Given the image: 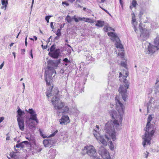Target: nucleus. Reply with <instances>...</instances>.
<instances>
[{
    "mask_svg": "<svg viewBox=\"0 0 159 159\" xmlns=\"http://www.w3.org/2000/svg\"><path fill=\"white\" fill-rule=\"evenodd\" d=\"M119 99L118 96H116L115 98L116 109L119 114L118 115L116 111L114 110H112L109 111L110 115L113 120L111 121L112 123V126L114 129L117 130H120L121 129L122 117L124 112L123 105Z\"/></svg>",
    "mask_w": 159,
    "mask_h": 159,
    "instance_id": "f257e3e1",
    "label": "nucleus"
},
{
    "mask_svg": "<svg viewBox=\"0 0 159 159\" xmlns=\"http://www.w3.org/2000/svg\"><path fill=\"white\" fill-rule=\"evenodd\" d=\"M152 119V115H149L148 116L147 125L145 128L144 129L145 133L144 135L142 136V138L143 139V144L145 147L146 143L150 144V140L151 137L153 135L155 132L154 126L153 125L150 124L151 121Z\"/></svg>",
    "mask_w": 159,
    "mask_h": 159,
    "instance_id": "f03ea898",
    "label": "nucleus"
},
{
    "mask_svg": "<svg viewBox=\"0 0 159 159\" xmlns=\"http://www.w3.org/2000/svg\"><path fill=\"white\" fill-rule=\"evenodd\" d=\"M121 65L125 69L123 72V73L125 74V75H124L123 77V82L125 84V85H120L119 89L118 91L121 95L123 100L125 102L127 97V89L129 88V83L126 79V78L128 76L129 72L128 71L127 65L126 61H121Z\"/></svg>",
    "mask_w": 159,
    "mask_h": 159,
    "instance_id": "7ed1b4c3",
    "label": "nucleus"
},
{
    "mask_svg": "<svg viewBox=\"0 0 159 159\" xmlns=\"http://www.w3.org/2000/svg\"><path fill=\"white\" fill-rule=\"evenodd\" d=\"M48 70L45 72V79L47 84L48 85H50V82L52 81V78H54L56 73V70L54 68V66L56 65L54 62L52 60L48 61Z\"/></svg>",
    "mask_w": 159,
    "mask_h": 159,
    "instance_id": "20e7f679",
    "label": "nucleus"
},
{
    "mask_svg": "<svg viewBox=\"0 0 159 159\" xmlns=\"http://www.w3.org/2000/svg\"><path fill=\"white\" fill-rule=\"evenodd\" d=\"M52 103L54 107L56 109L59 110L60 113H62V115L68 113L69 112V108L67 106L63 107L64 106V103L59 98L56 97L55 99L53 98L52 100Z\"/></svg>",
    "mask_w": 159,
    "mask_h": 159,
    "instance_id": "39448f33",
    "label": "nucleus"
},
{
    "mask_svg": "<svg viewBox=\"0 0 159 159\" xmlns=\"http://www.w3.org/2000/svg\"><path fill=\"white\" fill-rule=\"evenodd\" d=\"M112 126V123L110 121L108 122L105 125L104 129L107 134H105V137L108 141H109L111 138L113 141L116 140V133L114 128Z\"/></svg>",
    "mask_w": 159,
    "mask_h": 159,
    "instance_id": "423d86ee",
    "label": "nucleus"
},
{
    "mask_svg": "<svg viewBox=\"0 0 159 159\" xmlns=\"http://www.w3.org/2000/svg\"><path fill=\"white\" fill-rule=\"evenodd\" d=\"M139 29L140 32V37L141 40L144 41L149 37V31L145 28H143L141 26V23L139 25Z\"/></svg>",
    "mask_w": 159,
    "mask_h": 159,
    "instance_id": "0eeeda50",
    "label": "nucleus"
},
{
    "mask_svg": "<svg viewBox=\"0 0 159 159\" xmlns=\"http://www.w3.org/2000/svg\"><path fill=\"white\" fill-rule=\"evenodd\" d=\"M84 152L86 153L90 157L97 154L96 150L94 147L92 145L86 146L83 150Z\"/></svg>",
    "mask_w": 159,
    "mask_h": 159,
    "instance_id": "6e6552de",
    "label": "nucleus"
},
{
    "mask_svg": "<svg viewBox=\"0 0 159 159\" xmlns=\"http://www.w3.org/2000/svg\"><path fill=\"white\" fill-rule=\"evenodd\" d=\"M98 152L103 159H111L109 153L102 146L100 147Z\"/></svg>",
    "mask_w": 159,
    "mask_h": 159,
    "instance_id": "1a4fd4ad",
    "label": "nucleus"
},
{
    "mask_svg": "<svg viewBox=\"0 0 159 159\" xmlns=\"http://www.w3.org/2000/svg\"><path fill=\"white\" fill-rule=\"evenodd\" d=\"M59 92V91L57 89H54V90L52 91H51V89H49L47 90L46 93L48 98H49L51 96H54V97H52V100L53 98H54L55 99L56 96L58 98H59L58 96Z\"/></svg>",
    "mask_w": 159,
    "mask_h": 159,
    "instance_id": "9d476101",
    "label": "nucleus"
},
{
    "mask_svg": "<svg viewBox=\"0 0 159 159\" xmlns=\"http://www.w3.org/2000/svg\"><path fill=\"white\" fill-rule=\"evenodd\" d=\"M26 111L30 115V117L29 119V122H30L31 120H33L35 121L37 123H38L39 120L37 118V115L35 112L32 109H29V111Z\"/></svg>",
    "mask_w": 159,
    "mask_h": 159,
    "instance_id": "9b49d317",
    "label": "nucleus"
},
{
    "mask_svg": "<svg viewBox=\"0 0 159 159\" xmlns=\"http://www.w3.org/2000/svg\"><path fill=\"white\" fill-rule=\"evenodd\" d=\"M59 49H57L52 52H49L48 55L49 56L54 59L57 58L60 54Z\"/></svg>",
    "mask_w": 159,
    "mask_h": 159,
    "instance_id": "f8f14e48",
    "label": "nucleus"
},
{
    "mask_svg": "<svg viewBox=\"0 0 159 159\" xmlns=\"http://www.w3.org/2000/svg\"><path fill=\"white\" fill-rule=\"evenodd\" d=\"M59 122L60 124L63 125H67L70 122V120L68 116L63 115Z\"/></svg>",
    "mask_w": 159,
    "mask_h": 159,
    "instance_id": "ddd939ff",
    "label": "nucleus"
},
{
    "mask_svg": "<svg viewBox=\"0 0 159 159\" xmlns=\"http://www.w3.org/2000/svg\"><path fill=\"white\" fill-rule=\"evenodd\" d=\"M159 49V47L157 46H154L149 43V45L148 46V53L149 54H153L155 51Z\"/></svg>",
    "mask_w": 159,
    "mask_h": 159,
    "instance_id": "4468645a",
    "label": "nucleus"
},
{
    "mask_svg": "<svg viewBox=\"0 0 159 159\" xmlns=\"http://www.w3.org/2000/svg\"><path fill=\"white\" fill-rule=\"evenodd\" d=\"M17 120L20 129L21 130L23 131L24 129V122L23 118L17 117Z\"/></svg>",
    "mask_w": 159,
    "mask_h": 159,
    "instance_id": "2eb2a0df",
    "label": "nucleus"
},
{
    "mask_svg": "<svg viewBox=\"0 0 159 159\" xmlns=\"http://www.w3.org/2000/svg\"><path fill=\"white\" fill-rule=\"evenodd\" d=\"M104 137H105V136H103L100 135L97 138V140L98 142H100L102 143L104 146H106L107 145V142L105 139ZM105 138L107 139L106 138Z\"/></svg>",
    "mask_w": 159,
    "mask_h": 159,
    "instance_id": "dca6fc26",
    "label": "nucleus"
},
{
    "mask_svg": "<svg viewBox=\"0 0 159 159\" xmlns=\"http://www.w3.org/2000/svg\"><path fill=\"white\" fill-rule=\"evenodd\" d=\"M116 42L115 44L117 48H119L122 49L123 48L122 44L120 43V40L119 38H117L116 40L115 41Z\"/></svg>",
    "mask_w": 159,
    "mask_h": 159,
    "instance_id": "f3484780",
    "label": "nucleus"
},
{
    "mask_svg": "<svg viewBox=\"0 0 159 159\" xmlns=\"http://www.w3.org/2000/svg\"><path fill=\"white\" fill-rule=\"evenodd\" d=\"M132 24L134 30L135 32L137 33L138 32V30L136 28L137 25V22L136 21V19L135 18H133L132 20Z\"/></svg>",
    "mask_w": 159,
    "mask_h": 159,
    "instance_id": "a211bd4d",
    "label": "nucleus"
},
{
    "mask_svg": "<svg viewBox=\"0 0 159 159\" xmlns=\"http://www.w3.org/2000/svg\"><path fill=\"white\" fill-rule=\"evenodd\" d=\"M63 64L64 65L67 66L68 65H70V64L71 62L70 61L68 60V59L67 58H64L63 60Z\"/></svg>",
    "mask_w": 159,
    "mask_h": 159,
    "instance_id": "6ab92c4d",
    "label": "nucleus"
},
{
    "mask_svg": "<svg viewBox=\"0 0 159 159\" xmlns=\"http://www.w3.org/2000/svg\"><path fill=\"white\" fill-rule=\"evenodd\" d=\"M108 34L109 36H111L112 37L113 39V40L115 41L116 40L117 38H119L117 36L116 34L113 32H110L108 33Z\"/></svg>",
    "mask_w": 159,
    "mask_h": 159,
    "instance_id": "aec40b11",
    "label": "nucleus"
},
{
    "mask_svg": "<svg viewBox=\"0 0 159 159\" xmlns=\"http://www.w3.org/2000/svg\"><path fill=\"white\" fill-rule=\"evenodd\" d=\"M51 141L49 140L45 139L43 141V143L45 147H49L50 145Z\"/></svg>",
    "mask_w": 159,
    "mask_h": 159,
    "instance_id": "412c9836",
    "label": "nucleus"
},
{
    "mask_svg": "<svg viewBox=\"0 0 159 159\" xmlns=\"http://www.w3.org/2000/svg\"><path fill=\"white\" fill-rule=\"evenodd\" d=\"M1 2L2 6L1 7V8L4 9L5 10L7 8L8 4H7L6 1L5 0H1Z\"/></svg>",
    "mask_w": 159,
    "mask_h": 159,
    "instance_id": "4be33fe9",
    "label": "nucleus"
},
{
    "mask_svg": "<svg viewBox=\"0 0 159 159\" xmlns=\"http://www.w3.org/2000/svg\"><path fill=\"white\" fill-rule=\"evenodd\" d=\"M17 112L18 115L19 116L18 117L22 118L21 117V116H23L25 114L24 112L23 111H22L21 110L20 108L18 109L17 111Z\"/></svg>",
    "mask_w": 159,
    "mask_h": 159,
    "instance_id": "5701e85b",
    "label": "nucleus"
},
{
    "mask_svg": "<svg viewBox=\"0 0 159 159\" xmlns=\"http://www.w3.org/2000/svg\"><path fill=\"white\" fill-rule=\"evenodd\" d=\"M104 25V21H101L100 20L97 21V23L95 24L96 26L102 27Z\"/></svg>",
    "mask_w": 159,
    "mask_h": 159,
    "instance_id": "b1692460",
    "label": "nucleus"
},
{
    "mask_svg": "<svg viewBox=\"0 0 159 159\" xmlns=\"http://www.w3.org/2000/svg\"><path fill=\"white\" fill-rule=\"evenodd\" d=\"M152 100L151 99L149 101L147 105H146L147 107L148 112L150 109H151V107L152 106V103L151 102Z\"/></svg>",
    "mask_w": 159,
    "mask_h": 159,
    "instance_id": "393cba45",
    "label": "nucleus"
},
{
    "mask_svg": "<svg viewBox=\"0 0 159 159\" xmlns=\"http://www.w3.org/2000/svg\"><path fill=\"white\" fill-rule=\"evenodd\" d=\"M154 43L155 45L159 47V36H158L155 39Z\"/></svg>",
    "mask_w": 159,
    "mask_h": 159,
    "instance_id": "a878e982",
    "label": "nucleus"
},
{
    "mask_svg": "<svg viewBox=\"0 0 159 159\" xmlns=\"http://www.w3.org/2000/svg\"><path fill=\"white\" fill-rule=\"evenodd\" d=\"M24 147V144L22 142L16 144V147L17 148H23Z\"/></svg>",
    "mask_w": 159,
    "mask_h": 159,
    "instance_id": "bb28decb",
    "label": "nucleus"
},
{
    "mask_svg": "<svg viewBox=\"0 0 159 159\" xmlns=\"http://www.w3.org/2000/svg\"><path fill=\"white\" fill-rule=\"evenodd\" d=\"M55 46L54 44L52 45L49 49H48V51H50L49 52H52L54 51L55 50Z\"/></svg>",
    "mask_w": 159,
    "mask_h": 159,
    "instance_id": "cd10ccee",
    "label": "nucleus"
},
{
    "mask_svg": "<svg viewBox=\"0 0 159 159\" xmlns=\"http://www.w3.org/2000/svg\"><path fill=\"white\" fill-rule=\"evenodd\" d=\"M93 134L95 136V137L96 138V139H97V138L98 137L100 136L99 134L95 130H94V131H93Z\"/></svg>",
    "mask_w": 159,
    "mask_h": 159,
    "instance_id": "c85d7f7f",
    "label": "nucleus"
},
{
    "mask_svg": "<svg viewBox=\"0 0 159 159\" xmlns=\"http://www.w3.org/2000/svg\"><path fill=\"white\" fill-rule=\"evenodd\" d=\"M66 20L69 23H70L71 22V17L69 15H67L66 17Z\"/></svg>",
    "mask_w": 159,
    "mask_h": 159,
    "instance_id": "c756f323",
    "label": "nucleus"
},
{
    "mask_svg": "<svg viewBox=\"0 0 159 159\" xmlns=\"http://www.w3.org/2000/svg\"><path fill=\"white\" fill-rule=\"evenodd\" d=\"M57 132L58 130L56 129H55V130L53 131L52 134H51L50 136V137H53L54 136Z\"/></svg>",
    "mask_w": 159,
    "mask_h": 159,
    "instance_id": "7c9ffc66",
    "label": "nucleus"
},
{
    "mask_svg": "<svg viewBox=\"0 0 159 159\" xmlns=\"http://www.w3.org/2000/svg\"><path fill=\"white\" fill-rule=\"evenodd\" d=\"M144 10L143 9H141L140 11L139 14V16L140 18H141L142 16L144 14Z\"/></svg>",
    "mask_w": 159,
    "mask_h": 159,
    "instance_id": "2f4dec72",
    "label": "nucleus"
},
{
    "mask_svg": "<svg viewBox=\"0 0 159 159\" xmlns=\"http://www.w3.org/2000/svg\"><path fill=\"white\" fill-rule=\"evenodd\" d=\"M131 4L134 7H136L137 4V2L136 0H133Z\"/></svg>",
    "mask_w": 159,
    "mask_h": 159,
    "instance_id": "473e14b6",
    "label": "nucleus"
},
{
    "mask_svg": "<svg viewBox=\"0 0 159 159\" xmlns=\"http://www.w3.org/2000/svg\"><path fill=\"white\" fill-rule=\"evenodd\" d=\"M159 92V85L157 86L155 89V93L156 94H157V93Z\"/></svg>",
    "mask_w": 159,
    "mask_h": 159,
    "instance_id": "72a5a7b5",
    "label": "nucleus"
},
{
    "mask_svg": "<svg viewBox=\"0 0 159 159\" xmlns=\"http://www.w3.org/2000/svg\"><path fill=\"white\" fill-rule=\"evenodd\" d=\"M96 154H94L90 157L91 159H101L100 158H98L96 156Z\"/></svg>",
    "mask_w": 159,
    "mask_h": 159,
    "instance_id": "f704fd0d",
    "label": "nucleus"
},
{
    "mask_svg": "<svg viewBox=\"0 0 159 159\" xmlns=\"http://www.w3.org/2000/svg\"><path fill=\"white\" fill-rule=\"evenodd\" d=\"M56 34L58 36H60L61 35V29H59L57 30L56 32Z\"/></svg>",
    "mask_w": 159,
    "mask_h": 159,
    "instance_id": "c9c22d12",
    "label": "nucleus"
},
{
    "mask_svg": "<svg viewBox=\"0 0 159 159\" xmlns=\"http://www.w3.org/2000/svg\"><path fill=\"white\" fill-rule=\"evenodd\" d=\"M85 21L86 22L90 23L93 22V21L92 20L89 18H86V20H85Z\"/></svg>",
    "mask_w": 159,
    "mask_h": 159,
    "instance_id": "e433bc0d",
    "label": "nucleus"
},
{
    "mask_svg": "<svg viewBox=\"0 0 159 159\" xmlns=\"http://www.w3.org/2000/svg\"><path fill=\"white\" fill-rule=\"evenodd\" d=\"M52 16H48L45 17V20H46L47 23H48L49 22V20L50 17Z\"/></svg>",
    "mask_w": 159,
    "mask_h": 159,
    "instance_id": "4c0bfd02",
    "label": "nucleus"
},
{
    "mask_svg": "<svg viewBox=\"0 0 159 159\" xmlns=\"http://www.w3.org/2000/svg\"><path fill=\"white\" fill-rule=\"evenodd\" d=\"M149 153L147 152L146 151L145 152H144L143 153L144 156L146 158H147L148 156V155L149 154Z\"/></svg>",
    "mask_w": 159,
    "mask_h": 159,
    "instance_id": "58836bf2",
    "label": "nucleus"
},
{
    "mask_svg": "<svg viewBox=\"0 0 159 159\" xmlns=\"http://www.w3.org/2000/svg\"><path fill=\"white\" fill-rule=\"evenodd\" d=\"M103 30L105 32H106L108 31V27L107 26H105L104 27Z\"/></svg>",
    "mask_w": 159,
    "mask_h": 159,
    "instance_id": "ea45409f",
    "label": "nucleus"
},
{
    "mask_svg": "<svg viewBox=\"0 0 159 159\" xmlns=\"http://www.w3.org/2000/svg\"><path fill=\"white\" fill-rule=\"evenodd\" d=\"M62 5L63 6L65 5L66 6H68L69 5V4L68 3L66 2H62Z\"/></svg>",
    "mask_w": 159,
    "mask_h": 159,
    "instance_id": "a19ab883",
    "label": "nucleus"
},
{
    "mask_svg": "<svg viewBox=\"0 0 159 159\" xmlns=\"http://www.w3.org/2000/svg\"><path fill=\"white\" fill-rule=\"evenodd\" d=\"M86 19V18H84V17H82V18L79 17V20H83L84 21H85V20Z\"/></svg>",
    "mask_w": 159,
    "mask_h": 159,
    "instance_id": "79ce46f5",
    "label": "nucleus"
},
{
    "mask_svg": "<svg viewBox=\"0 0 159 159\" xmlns=\"http://www.w3.org/2000/svg\"><path fill=\"white\" fill-rule=\"evenodd\" d=\"M22 142L24 144H25L26 145H28L29 143L27 141H25Z\"/></svg>",
    "mask_w": 159,
    "mask_h": 159,
    "instance_id": "37998d69",
    "label": "nucleus"
},
{
    "mask_svg": "<svg viewBox=\"0 0 159 159\" xmlns=\"http://www.w3.org/2000/svg\"><path fill=\"white\" fill-rule=\"evenodd\" d=\"M53 22H51V23H50L51 27L53 30L54 29V26L53 25Z\"/></svg>",
    "mask_w": 159,
    "mask_h": 159,
    "instance_id": "c03bdc74",
    "label": "nucleus"
},
{
    "mask_svg": "<svg viewBox=\"0 0 159 159\" xmlns=\"http://www.w3.org/2000/svg\"><path fill=\"white\" fill-rule=\"evenodd\" d=\"M118 55L119 56L120 55L122 58L123 57L124 55V53L123 52L119 53Z\"/></svg>",
    "mask_w": 159,
    "mask_h": 159,
    "instance_id": "a18cd8bd",
    "label": "nucleus"
},
{
    "mask_svg": "<svg viewBox=\"0 0 159 159\" xmlns=\"http://www.w3.org/2000/svg\"><path fill=\"white\" fill-rule=\"evenodd\" d=\"M30 55L32 58H33V54H32V49H31V50L30 51Z\"/></svg>",
    "mask_w": 159,
    "mask_h": 159,
    "instance_id": "49530a36",
    "label": "nucleus"
},
{
    "mask_svg": "<svg viewBox=\"0 0 159 159\" xmlns=\"http://www.w3.org/2000/svg\"><path fill=\"white\" fill-rule=\"evenodd\" d=\"M41 47H42V48L43 49H46L47 48V45H46V46H43V44L42 45H41Z\"/></svg>",
    "mask_w": 159,
    "mask_h": 159,
    "instance_id": "de8ad7c7",
    "label": "nucleus"
},
{
    "mask_svg": "<svg viewBox=\"0 0 159 159\" xmlns=\"http://www.w3.org/2000/svg\"><path fill=\"white\" fill-rule=\"evenodd\" d=\"M64 70L63 69H61L60 71V72L61 74H62V73H64Z\"/></svg>",
    "mask_w": 159,
    "mask_h": 159,
    "instance_id": "09e8293b",
    "label": "nucleus"
},
{
    "mask_svg": "<svg viewBox=\"0 0 159 159\" xmlns=\"http://www.w3.org/2000/svg\"><path fill=\"white\" fill-rule=\"evenodd\" d=\"M4 119V118L3 117H0V123L2 122Z\"/></svg>",
    "mask_w": 159,
    "mask_h": 159,
    "instance_id": "8fccbe9b",
    "label": "nucleus"
},
{
    "mask_svg": "<svg viewBox=\"0 0 159 159\" xmlns=\"http://www.w3.org/2000/svg\"><path fill=\"white\" fill-rule=\"evenodd\" d=\"M27 36L25 38V44L26 46H27Z\"/></svg>",
    "mask_w": 159,
    "mask_h": 159,
    "instance_id": "3c124183",
    "label": "nucleus"
},
{
    "mask_svg": "<svg viewBox=\"0 0 159 159\" xmlns=\"http://www.w3.org/2000/svg\"><path fill=\"white\" fill-rule=\"evenodd\" d=\"M26 138L28 139L29 141H30L32 140V138L31 137H26Z\"/></svg>",
    "mask_w": 159,
    "mask_h": 159,
    "instance_id": "603ef678",
    "label": "nucleus"
},
{
    "mask_svg": "<svg viewBox=\"0 0 159 159\" xmlns=\"http://www.w3.org/2000/svg\"><path fill=\"white\" fill-rule=\"evenodd\" d=\"M21 54H24L25 52V50L24 49H21Z\"/></svg>",
    "mask_w": 159,
    "mask_h": 159,
    "instance_id": "864d4df0",
    "label": "nucleus"
},
{
    "mask_svg": "<svg viewBox=\"0 0 159 159\" xmlns=\"http://www.w3.org/2000/svg\"><path fill=\"white\" fill-rule=\"evenodd\" d=\"M4 66V62L1 64L0 65V69H1Z\"/></svg>",
    "mask_w": 159,
    "mask_h": 159,
    "instance_id": "5fc2aeb1",
    "label": "nucleus"
},
{
    "mask_svg": "<svg viewBox=\"0 0 159 159\" xmlns=\"http://www.w3.org/2000/svg\"><path fill=\"white\" fill-rule=\"evenodd\" d=\"M108 30L109 31L113 30V31H115L114 29L111 27H108Z\"/></svg>",
    "mask_w": 159,
    "mask_h": 159,
    "instance_id": "6e6d98bb",
    "label": "nucleus"
},
{
    "mask_svg": "<svg viewBox=\"0 0 159 159\" xmlns=\"http://www.w3.org/2000/svg\"><path fill=\"white\" fill-rule=\"evenodd\" d=\"M120 5H121L122 7L123 8V5L122 0H120Z\"/></svg>",
    "mask_w": 159,
    "mask_h": 159,
    "instance_id": "4d7b16f0",
    "label": "nucleus"
},
{
    "mask_svg": "<svg viewBox=\"0 0 159 159\" xmlns=\"http://www.w3.org/2000/svg\"><path fill=\"white\" fill-rule=\"evenodd\" d=\"M74 20L76 22H78L79 21V18L77 19L76 18H74Z\"/></svg>",
    "mask_w": 159,
    "mask_h": 159,
    "instance_id": "13d9d810",
    "label": "nucleus"
},
{
    "mask_svg": "<svg viewBox=\"0 0 159 159\" xmlns=\"http://www.w3.org/2000/svg\"><path fill=\"white\" fill-rule=\"evenodd\" d=\"M6 140H10V137L9 136H7L6 138Z\"/></svg>",
    "mask_w": 159,
    "mask_h": 159,
    "instance_id": "bf43d9fd",
    "label": "nucleus"
},
{
    "mask_svg": "<svg viewBox=\"0 0 159 159\" xmlns=\"http://www.w3.org/2000/svg\"><path fill=\"white\" fill-rule=\"evenodd\" d=\"M75 0H68V1L69 2H71V3H72L75 1Z\"/></svg>",
    "mask_w": 159,
    "mask_h": 159,
    "instance_id": "052dcab7",
    "label": "nucleus"
},
{
    "mask_svg": "<svg viewBox=\"0 0 159 159\" xmlns=\"http://www.w3.org/2000/svg\"><path fill=\"white\" fill-rule=\"evenodd\" d=\"M12 54L13 55L14 57V58L15 59L16 57V55H15V52H12Z\"/></svg>",
    "mask_w": 159,
    "mask_h": 159,
    "instance_id": "680f3d73",
    "label": "nucleus"
},
{
    "mask_svg": "<svg viewBox=\"0 0 159 159\" xmlns=\"http://www.w3.org/2000/svg\"><path fill=\"white\" fill-rule=\"evenodd\" d=\"M59 36H56L55 38H54V39L55 40H57V39H58L59 38L58 37Z\"/></svg>",
    "mask_w": 159,
    "mask_h": 159,
    "instance_id": "e2e57ef3",
    "label": "nucleus"
},
{
    "mask_svg": "<svg viewBox=\"0 0 159 159\" xmlns=\"http://www.w3.org/2000/svg\"><path fill=\"white\" fill-rule=\"evenodd\" d=\"M14 44V43H11V44H10V45H9L10 46V47H12V46H13V44Z\"/></svg>",
    "mask_w": 159,
    "mask_h": 159,
    "instance_id": "0e129e2a",
    "label": "nucleus"
},
{
    "mask_svg": "<svg viewBox=\"0 0 159 159\" xmlns=\"http://www.w3.org/2000/svg\"><path fill=\"white\" fill-rule=\"evenodd\" d=\"M55 150H54V149H50V152H55Z\"/></svg>",
    "mask_w": 159,
    "mask_h": 159,
    "instance_id": "69168bd1",
    "label": "nucleus"
},
{
    "mask_svg": "<svg viewBox=\"0 0 159 159\" xmlns=\"http://www.w3.org/2000/svg\"><path fill=\"white\" fill-rule=\"evenodd\" d=\"M52 36H50V37L48 39V41L49 42L50 41V39H51Z\"/></svg>",
    "mask_w": 159,
    "mask_h": 159,
    "instance_id": "338daca9",
    "label": "nucleus"
},
{
    "mask_svg": "<svg viewBox=\"0 0 159 159\" xmlns=\"http://www.w3.org/2000/svg\"><path fill=\"white\" fill-rule=\"evenodd\" d=\"M34 38L35 39V40H37V38L36 36H34Z\"/></svg>",
    "mask_w": 159,
    "mask_h": 159,
    "instance_id": "774afa93",
    "label": "nucleus"
}]
</instances>
